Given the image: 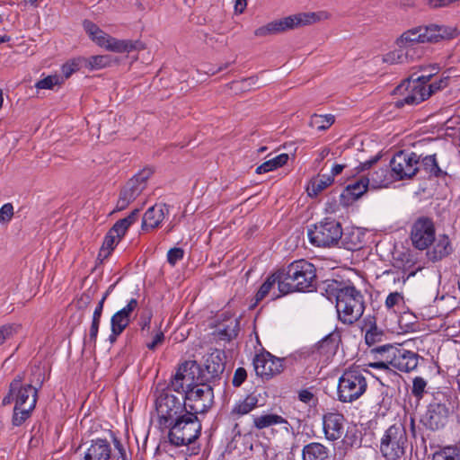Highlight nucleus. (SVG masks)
Returning a JSON list of instances; mask_svg holds the SVG:
<instances>
[{
  "label": "nucleus",
  "mask_w": 460,
  "mask_h": 460,
  "mask_svg": "<svg viewBox=\"0 0 460 460\" xmlns=\"http://www.w3.org/2000/svg\"><path fill=\"white\" fill-rule=\"evenodd\" d=\"M108 296V293H105L102 299L99 301L97 306L95 307L93 314L92 323L89 329L88 337H84V345L88 346L89 348H95L96 341L98 336L99 326L101 323V317L103 311V305Z\"/></svg>",
  "instance_id": "a878e982"
},
{
  "label": "nucleus",
  "mask_w": 460,
  "mask_h": 460,
  "mask_svg": "<svg viewBox=\"0 0 460 460\" xmlns=\"http://www.w3.org/2000/svg\"><path fill=\"white\" fill-rule=\"evenodd\" d=\"M112 58L110 55H96L87 58H84V66L90 70H99L110 66Z\"/></svg>",
  "instance_id": "58836bf2"
},
{
  "label": "nucleus",
  "mask_w": 460,
  "mask_h": 460,
  "mask_svg": "<svg viewBox=\"0 0 460 460\" xmlns=\"http://www.w3.org/2000/svg\"><path fill=\"white\" fill-rule=\"evenodd\" d=\"M405 301L402 293L391 292L385 298V306L388 312L398 313L404 306Z\"/></svg>",
  "instance_id": "ea45409f"
},
{
  "label": "nucleus",
  "mask_w": 460,
  "mask_h": 460,
  "mask_svg": "<svg viewBox=\"0 0 460 460\" xmlns=\"http://www.w3.org/2000/svg\"><path fill=\"white\" fill-rule=\"evenodd\" d=\"M225 352L220 349L212 350L205 363V367L209 374L213 376H218L225 370Z\"/></svg>",
  "instance_id": "c85d7f7f"
},
{
  "label": "nucleus",
  "mask_w": 460,
  "mask_h": 460,
  "mask_svg": "<svg viewBox=\"0 0 460 460\" xmlns=\"http://www.w3.org/2000/svg\"><path fill=\"white\" fill-rule=\"evenodd\" d=\"M396 348L392 345L379 346L372 349L376 361L371 362L368 366L372 368L388 371L392 369L394 360H392L394 352Z\"/></svg>",
  "instance_id": "4be33fe9"
},
{
  "label": "nucleus",
  "mask_w": 460,
  "mask_h": 460,
  "mask_svg": "<svg viewBox=\"0 0 460 460\" xmlns=\"http://www.w3.org/2000/svg\"><path fill=\"white\" fill-rule=\"evenodd\" d=\"M13 216V207L11 203H5L0 208V223H8Z\"/></svg>",
  "instance_id": "13d9d810"
},
{
  "label": "nucleus",
  "mask_w": 460,
  "mask_h": 460,
  "mask_svg": "<svg viewBox=\"0 0 460 460\" xmlns=\"http://www.w3.org/2000/svg\"><path fill=\"white\" fill-rule=\"evenodd\" d=\"M394 351L392 368L402 372H410L418 367L420 357L417 353L403 348H396Z\"/></svg>",
  "instance_id": "aec40b11"
},
{
  "label": "nucleus",
  "mask_w": 460,
  "mask_h": 460,
  "mask_svg": "<svg viewBox=\"0 0 460 460\" xmlns=\"http://www.w3.org/2000/svg\"><path fill=\"white\" fill-rule=\"evenodd\" d=\"M445 28L431 24L429 26H420L403 32L396 40L398 48H404L411 51V47L418 43L437 42L445 38Z\"/></svg>",
  "instance_id": "9d476101"
},
{
  "label": "nucleus",
  "mask_w": 460,
  "mask_h": 460,
  "mask_svg": "<svg viewBox=\"0 0 460 460\" xmlns=\"http://www.w3.org/2000/svg\"><path fill=\"white\" fill-rule=\"evenodd\" d=\"M449 416V409L445 403L432 402L429 405L424 416V424L431 430L443 428Z\"/></svg>",
  "instance_id": "f3484780"
},
{
  "label": "nucleus",
  "mask_w": 460,
  "mask_h": 460,
  "mask_svg": "<svg viewBox=\"0 0 460 460\" xmlns=\"http://www.w3.org/2000/svg\"><path fill=\"white\" fill-rule=\"evenodd\" d=\"M184 396H176L170 389H164L155 399V410L159 418V423L167 427L173 420L187 411Z\"/></svg>",
  "instance_id": "6e6552de"
},
{
  "label": "nucleus",
  "mask_w": 460,
  "mask_h": 460,
  "mask_svg": "<svg viewBox=\"0 0 460 460\" xmlns=\"http://www.w3.org/2000/svg\"><path fill=\"white\" fill-rule=\"evenodd\" d=\"M420 170L423 171L428 177L439 178L446 175V172L439 167L436 155L424 156L419 164Z\"/></svg>",
  "instance_id": "473e14b6"
},
{
  "label": "nucleus",
  "mask_w": 460,
  "mask_h": 460,
  "mask_svg": "<svg viewBox=\"0 0 460 460\" xmlns=\"http://www.w3.org/2000/svg\"><path fill=\"white\" fill-rule=\"evenodd\" d=\"M82 66H84V58H77L65 63L61 67V71L64 77L67 79Z\"/></svg>",
  "instance_id": "09e8293b"
},
{
  "label": "nucleus",
  "mask_w": 460,
  "mask_h": 460,
  "mask_svg": "<svg viewBox=\"0 0 460 460\" xmlns=\"http://www.w3.org/2000/svg\"><path fill=\"white\" fill-rule=\"evenodd\" d=\"M427 387V381L421 376H416L412 381L411 394L418 400L424 395Z\"/></svg>",
  "instance_id": "603ef678"
},
{
  "label": "nucleus",
  "mask_w": 460,
  "mask_h": 460,
  "mask_svg": "<svg viewBox=\"0 0 460 460\" xmlns=\"http://www.w3.org/2000/svg\"><path fill=\"white\" fill-rule=\"evenodd\" d=\"M325 18H327V14L324 12L300 13L287 16L283 19L272 21L264 26L259 27L254 31V35L256 37H267L269 35L306 26Z\"/></svg>",
  "instance_id": "39448f33"
},
{
  "label": "nucleus",
  "mask_w": 460,
  "mask_h": 460,
  "mask_svg": "<svg viewBox=\"0 0 460 460\" xmlns=\"http://www.w3.org/2000/svg\"><path fill=\"white\" fill-rule=\"evenodd\" d=\"M327 292L335 297L338 319L344 324H353L360 319L366 309L363 293L353 285L333 281Z\"/></svg>",
  "instance_id": "f257e3e1"
},
{
  "label": "nucleus",
  "mask_w": 460,
  "mask_h": 460,
  "mask_svg": "<svg viewBox=\"0 0 460 460\" xmlns=\"http://www.w3.org/2000/svg\"><path fill=\"white\" fill-rule=\"evenodd\" d=\"M168 213L169 207L166 204H156L149 208L144 214L142 229L152 230L158 227Z\"/></svg>",
  "instance_id": "5701e85b"
},
{
  "label": "nucleus",
  "mask_w": 460,
  "mask_h": 460,
  "mask_svg": "<svg viewBox=\"0 0 460 460\" xmlns=\"http://www.w3.org/2000/svg\"><path fill=\"white\" fill-rule=\"evenodd\" d=\"M103 49L116 53H129L134 50L144 49L145 46L139 40H118L110 36Z\"/></svg>",
  "instance_id": "bb28decb"
},
{
  "label": "nucleus",
  "mask_w": 460,
  "mask_h": 460,
  "mask_svg": "<svg viewBox=\"0 0 460 460\" xmlns=\"http://www.w3.org/2000/svg\"><path fill=\"white\" fill-rule=\"evenodd\" d=\"M83 27L89 38L100 48H104L111 35L104 32L97 24L90 20L83 22Z\"/></svg>",
  "instance_id": "2f4dec72"
},
{
  "label": "nucleus",
  "mask_w": 460,
  "mask_h": 460,
  "mask_svg": "<svg viewBox=\"0 0 460 460\" xmlns=\"http://www.w3.org/2000/svg\"><path fill=\"white\" fill-rule=\"evenodd\" d=\"M384 333L376 325L371 326L365 333V341L368 346L381 341Z\"/></svg>",
  "instance_id": "864d4df0"
},
{
  "label": "nucleus",
  "mask_w": 460,
  "mask_h": 460,
  "mask_svg": "<svg viewBox=\"0 0 460 460\" xmlns=\"http://www.w3.org/2000/svg\"><path fill=\"white\" fill-rule=\"evenodd\" d=\"M367 389L364 370L349 367L340 376L337 386V398L340 402H353L360 398Z\"/></svg>",
  "instance_id": "423d86ee"
},
{
  "label": "nucleus",
  "mask_w": 460,
  "mask_h": 460,
  "mask_svg": "<svg viewBox=\"0 0 460 460\" xmlns=\"http://www.w3.org/2000/svg\"><path fill=\"white\" fill-rule=\"evenodd\" d=\"M151 174V169H144L127 182L120 193L131 201L135 200L146 188V181Z\"/></svg>",
  "instance_id": "412c9836"
},
{
  "label": "nucleus",
  "mask_w": 460,
  "mask_h": 460,
  "mask_svg": "<svg viewBox=\"0 0 460 460\" xmlns=\"http://www.w3.org/2000/svg\"><path fill=\"white\" fill-rule=\"evenodd\" d=\"M139 210H133L128 217L120 219L129 228V226L137 220Z\"/></svg>",
  "instance_id": "774afa93"
},
{
  "label": "nucleus",
  "mask_w": 460,
  "mask_h": 460,
  "mask_svg": "<svg viewBox=\"0 0 460 460\" xmlns=\"http://www.w3.org/2000/svg\"><path fill=\"white\" fill-rule=\"evenodd\" d=\"M279 293L311 292L316 287V268L306 260H297L279 270Z\"/></svg>",
  "instance_id": "f03ea898"
},
{
  "label": "nucleus",
  "mask_w": 460,
  "mask_h": 460,
  "mask_svg": "<svg viewBox=\"0 0 460 460\" xmlns=\"http://www.w3.org/2000/svg\"><path fill=\"white\" fill-rule=\"evenodd\" d=\"M32 411V402H30V406L27 407L14 406L12 418L13 425L16 427L22 425L31 417Z\"/></svg>",
  "instance_id": "c03bdc74"
},
{
  "label": "nucleus",
  "mask_w": 460,
  "mask_h": 460,
  "mask_svg": "<svg viewBox=\"0 0 460 460\" xmlns=\"http://www.w3.org/2000/svg\"><path fill=\"white\" fill-rule=\"evenodd\" d=\"M22 376L18 375L10 383L9 394L4 398L3 402L5 404L14 401V406L19 407H27L30 406V402H32L34 410L37 403L38 389L31 384L22 385Z\"/></svg>",
  "instance_id": "4468645a"
},
{
  "label": "nucleus",
  "mask_w": 460,
  "mask_h": 460,
  "mask_svg": "<svg viewBox=\"0 0 460 460\" xmlns=\"http://www.w3.org/2000/svg\"><path fill=\"white\" fill-rule=\"evenodd\" d=\"M218 335L219 338L223 341H231L234 337L236 336V332L234 330L228 332L227 329H224L219 331Z\"/></svg>",
  "instance_id": "338daca9"
},
{
  "label": "nucleus",
  "mask_w": 460,
  "mask_h": 460,
  "mask_svg": "<svg viewBox=\"0 0 460 460\" xmlns=\"http://www.w3.org/2000/svg\"><path fill=\"white\" fill-rule=\"evenodd\" d=\"M288 161V154H280L259 165L255 172L258 174L266 173L285 165Z\"/></svg>",
  "instance_id": "c9c22d12"
},
{
  "label": "nucleus",
  "mask_w": 460,
  "mask_h": 460,
  "mask_svg": "<svg viewBox=\"0 0 460 460\" xmlns=\"http://www.w3.org/2000/svg\"><path fill=\"white\" fill-rule=\"evenodd\" d=\"M408 442L404 426L395 423L390 426L380 439L379 449L386 460H399L405 454Z\"/></svg>",
  "instance_id": "0eeeda50"
},
{
  "label": "nucleus",
  "mask_w": 460,
  "mask_h": 460,
  "mask_svg": "<svg viewBox=\"0 0 460 460\" xmlns=\"http://www.w3.org/2000/svg\"><path fill=\"white\" fill-rule=\"evenodd\" d=\"M15 332L13 325L4 324L0 326V346L10 339Z\"/></svg>",
  "instance_id": "052dcab7"
},
{
  "label": "nucleus",
  "mask_w": 460,
  "mask_h": 460,
  "mask_svg": "<svg viewBox=\"0 0 460 460\" xmlns=\"http://www.w3.org/2000/svg\"><path fill=\"white\" fill-rule=\"evenodd\" d=\"M284 360V358H277L268 351H263L255 355L252 364L256 375L269 380L283 372Z\"/></svg>",
  "instance_id": "dca6fc26"
},
{
  "label": "nucleus",
  "mask_w": 460,
  "mask_h": 460,
  "mask_svg": "<svg viewBox=\"0 0 460 460\" xmlns=\"http://www.w3.org/2000/svg\"><path fill=\"white\" fill-rule=\"evenodd\" d=\"M410 57H411V55L409 49L399 48L398 49L386 53L383 58V61L390 65L402 64L407 62Z\"/></svg>",
  "instance_id": "79ce46f5"
},
{
  "label": "nucleus",
  "mask_w": 460,
  "mask_h": 460,
  "mask_svg": "<svg viewBox=\"0 0 460 460\" xmlns=\"http://www.w3.org/2000/svg\"><path fill=\"white\" fill-rule=\"evenodd\" d=\"M131 202L132 201L120 193L116 206L117 210L119 211L125 209Z\"/></svg>",
  "instance_id": "69168bd1"
},
{
  "label": "nucleus",
  "mask_w": 460,
  "mask_h": 460,
  "mask_svg": "<svg viewBox=\"0 0 460 460\" xmlns=\"http://www.w3.org/2000/svg\"><path fill=\"white\" fill-rule=\"evenodd\" d=\"M128 227L120 219L118 220L113 226L109 230V233L112 234L119 241L125 235Z\"/></svg>",
  "instance_id": "5fc2aeb1"
},
{
  "label": "nucleus",
  "mask_w": 460,
  "mask_h": 460,
  "mask_svg": "<svg viewBox=\"0 0 460 460\" xmlns=\"http://www.w3.org/2000/svg\"><path fill=\"white\" fill-rule=\"evenodd\" d=\"M298 399L302 402L308 404L309 406H314L317 399L314 394L308 389H303L298 392Z\"/></svg>",
  "instance_id": "4d7b16f0"
},
{
  "label": "nucleus",
  "mask_w": 460,
  "mask_h": 460,
  "mask_svg": "<svg viewBox=\"0 0 460 460\" xmlns=\"http://www.w3.org/2000/svg\"><path fill=\"white\" fill-rule=\"evenodd\" d=\"M166 428H169L171 444L181 447L193 443L199 437L202 426L196 415L186 411Z\"/></svg>",
  "instance_id": "20e7f679"
},
{
  "label": "nucleus",
  "mask_w": 460,
  "mask_h": 460,
  "mask_svg": "<svg viewBox=\"0 0 460 460\" xmlns=\"http://www.w3.org/2000/svg\"><path fill=\"white\" fill-rule=\"evenodd\" d=\"M432 244V248L427 252V257L433 262L441 261L453 251L450 240L446 234L438 235Z\"/></svg>",
  "instance_id": "cd10ccee"
},
{
  "label": "nucleus",
  "mask_w": 460,
  "mask_h": 460,
  "mask_svg": "<svg viewBox=\"0 0 460 460\" xmlns=\"http://www.w3.org/2000/svg\"><path fill=\"white\" fill-rule=\"evenodd\" d=\"M258 82L257 77L243 78L239 81H234L230 84V88L235 93H243L250 91Z\"/></svg>",
  "instance_id": "49530a36"
},
{
  "label": "nucleus",
  "mask_w": 460,
  "mask_h": 460,
  "mask_svg": "<svg viewBox=\"0 0 460 460\" xmlns=\"http://www.w3.org/2000/svg\"><path fill=\"white\" fill-rule=\"evenodd\" d=\"M280 280L279 270L269 276L256 293V301L259 302L264 299L268 295H270L271 290V299H276L284 296L283 294L279 293Z\"/></svg>",
  "instance_id": "393cba45"
},
{
  "label": "nucleus",
  "mask_w": 460,
  "mask_h": 460,
  "mask_svg": "<svg viewBox=\"0 0 460 460\" xmlns=\"http://www.w3.org/2000/svg\"><path fill=\"white\" fill-rule=\"evenodd\" d=\"M341 342V331L335 329L321 341L320 348L324 349L327 353L335 354Z\"/></svg>",
  "instance_id": "4c0bfd02"
},
{
  "label": "nucleus",
  "mask_w": 460,
  "mask_h": 460,
  "mask_svg": "<svg viewBox=\"0 0 460 460\" xmlns=\"http://www.w3.org/2000/svg\"><path fill=\"white\" fill-rule=\"evenodd\" d=\"M252 423L256 429L261 430L275 425L288 424V420L275 413L252 415Z\"/></svg>",
  "instance_id": "c756f323"
},
{
  "label": "nucleus",
  "mask_w": 460,
  "mask_h": 460,
  "mask_svg": "<svg viewBox=\"0 0 460 460\" xmlns=\"http://www.w3.org/2000/svg\"><path fill=\"white\" fill-rule=\"evenodd\" d=\"M164 341V334L163 332H158L155 333V335L153 337L152 341L148 342L146 344V347L150 350H155L159 345H161Z\"/></svg>",
  "instance_id": "e2e57ef3"
},
{
  "label": "nucleus",
  "mask_w": 460,
  "mask_h": 460,
  "mask_svg": "<svg viewBox=\"0 0 460 460\" xmlns=\"http://www.w3.org/2000/svg\"><path fill=\"white\" fill-rule=\"evenodd\" d=\"M387 172L386 168H379L371 173L369 180L372 181L374 188L384 187L389 184L390 181L387 178Z\"/></svg>",
  "instance_id": "de8ad7c7"
},
{
  "label": "nucleus",
  "mask_w": 460,
  "mask_h": 460,
  "mask_svg": "<svg viewBox=\"0 0 460 460\" xmlns=\"http://www.w3.org/2000/svg\"><path fill=\"white\" fill-rule=\"evenodd\" d=\"M420 156L413 152H397L390 161L392 176L396 180L412 178L420 170Z\"/></svg>",
  "instance_id": "ddd939ff"
},
{
  "label": "nucleus",
  "mask_w": 460,
  "mask_h": 460,
  "mask_svg": "<svg viewBox=\"0 0 460 460\" xmlns=\"http://www.w3.org/2000/svg\"><path fill=\"white\" fill-rule=\"evenodd\" d=\"M247 372L243 367H238L234 374L232 380L233 385L239 387L246 379Z\"/></svg>",
  "instance_id": "680f3d73"
},
{
  "label": "nucleus",
  "mask_w": 460,
  "mask_h": 460,
  "mask_svg": "<svg viewBox=\"0 0 460 460\" xmlns=\"http://www.w3.org/2000/svg\"><path fill=\"white\" fill-rule=\"evenodd\" d=\"M437 66H432V71L428 75H421L417 77L411 75L407 79L408 93L402 99L396 102L397 107L404 105H417L425 101L434 93L438 90L444 89L448 84V78H440L438 82L428 83L430 81L432 75L438 71Z\"/></svg>",
  "instance_id": "7ed1b4c3"
},
{
  "label": "nucleus",
  "mask_w": 460,
  "mask_h": 460,
  "mask_svg": "<svg viewBox=\"0 0 460 460\" xmlns=\"http://www.w3.org/2000/svg\"><path fill=\"white\" fill-rule=\"evenodd\" d=\"M362 234L358 231H351L345 234L343 245L347 250L357 251L362 248Z\"/></svg>",
  "instance_id": "a18cd8bd"
},
{
  "label": "nucleus",
  "mask_w": 460,
  "mask_h": 460,
  "mask_svg": "<svg viewBox=\"0 0 460 460\" xmlns=\"http://www.w3.org/2000/svg\"><path fill=\"white\" fill-rule=\"evenodd\" d=\"M152 314L147 313L146 314H142L139 320V325L142 330L149 329L151 323Z\"/></svg>",
  "instance_id": "0e129e2a"
},
{
  "label": "nucleus",
  "mask_w": 460,
  "mask_h": 460,
  "mask_svg": "<svg viewBox=\"0 0 460 460\" xmlns=\"http://www.w3.org/2000/svg\"><path fill=\"white\" fill-rule=\"evenodd\" d=\"M130 320L122 315L119 312H116L111 319V341H115L129 324Z\"/></svg>",
  "instance_id": "f704fd0d"
},
{
  "label": "nucleus",
  "mask_w": 460,
  "mask_h": 460,
  "mask_svg": "<svg viewBox=\"0 0 460 460\" xmlns=\"http://www.w3.org/2000/svg\"><path fill=\"white\" fill-rule=\"evenodd\" d=\"M302 457L303 460H328L329 451L323 445L312 442L304 447Z\"/></svg>",
  "instance_id": "7c9ffc66"
},
{
  "label": "nucleus",
  "mask_w": 460,
  "mask_h": 460,
  "mask_svg": "<svg viewBox=\"0 0 460 460\" xmlns=\"http://www.w3.org/2000/svg\"><path fill=\"white\" fill-rule=\"evenodd\" d=\"M343 234L340 222L324 218L308 229V238L317 247H332L339 243Z\"/></svg>",
  "instance_id": "1a4fd4ad"
},
{
  "label": "nucleus",
  "mask_w": 460,
  "mask_h": 460,
  "mask_svg": "<svg viewBox=\"0 0 460 460\" xmlns=\"http://www.w3.org/2000/svg\"><path fill=\"white\" fill-rule=\"evenodd\" d=\"M199 369V366L194 361H185L179 366L165 389L176 392L181 396H186L187 390L199 385L196 377Z\"/></svg>",
  "instance_id": "9b49d317"
},
{
  "label": "nucleus",
  "mask_w": 460,
  "mask_h": 460,
  "mask_svg": "<svg viewBox=\"0 0 460 460\" xmlns=\"http://www.w3.org/2000/svg\"><path fill=\"white\" fill-rule=\"evenodd\" d=\"M258 406L259 397L254 394H250L243 399H241L234 402L229 413V418L235 422L234 430H236L237 434L241 433V431L238 429L239 425L237 423V420H239L243 416L249 414Z\"/></svg>",
  "instance_id": "a211bd4d"
},
{
  "label": "nucleus",
  "mask_w": 460,
  "mask_h": 460,
  "mask_svg": "<svg viewBox=\"0 0 460 460\" xmlns=\"http://www.w3.org/2000/svg\"><path fill=\"white\" fill-rule=\"evenodd\" d=\"M187 411L194 415L206 412L213 404L214 393L212 387L200 383L190 390H187L184 396Z\"/></svg>",
  "instance_id": "f8f14e48"
},
{
  "label": "nucleus",
  "mask_w": 460,
  "mask_h": 460,
  "mask_svg": "<svg viewBox=\"0 0 460 460\" xmlns=\"http://www.w3.org/2000/svg\"><path fill=\"white\" fill-rule=\"evenodd\" d=\"M333 181L332 176L327 174L318 175L310 181L306 188L307 193L310 197H316L332 184Z\"/></svg>",
  "instance_id": "72a5a7b5"
},
{
  "label": "nucleus",
  "mask_w": 460,
  "mask_h": 460,
  "mask_svg": "<svg viewBox=\"0 0 460 460\" xmlns=\"http://www.w3.org/2000/svg\"><path fill=\"white\" fill-rule=\"evenodd\" d=\"M344 420V416L338 412H329L323 415V431L328 440L335 441L342 437Z\"/></svg>",
  "instance_id": "6ab92c4d"
},
{
  "label": "nucleus",
  "mask_w": 460,
  "mask_h": 460,
  "mask_svg": "<svg viewBox=\"0 0 460 460\" xmlns=\"http://www.w3.org/2000/svg\"><path fill=\"white\" fill-rule=\"evenodd\" d=\"M369 183V178L361 176L360 178L357 179L354 182L349 184L346 187L345 191L348 196H350L353 199H357L360 198L367 190Z\"/></svg>",
  "instance_id": "e433bc0d"
},
{
  "label": "nucleus",
  "mask_w": 460,
  "mask_h": 460,
  "mask_svg": "<svg viewBox=\"0 0 460 460\" xmlns=\"http://www.w3.org/2000/svg\"><path fill=\"white\" fill-rule=\"evenodd\" d=\"M137 306H138V301L136 298H131L128 302V304L123 308L119 310L118 312H119L122 315L126 316L127 318H128L130 320L132 314L137 308Z\"/></svg>",
  "instance_id": "bf43d9fd"
},
{
  "label": "nucleus",
  "mask_w": 460,
  "mask_h": 460,
  "mask_svg": "<svg viewBox=\"0 0 460 460\" xmlns=\"http://www.w3.org/2000/svg\"><path fill=\"white\" fill-rule=\"evenodd\" d=\"M334 116L332 114H314L310 118L309 125L312 128L323 131L329 128L334 123Z\"/></svg>",
  "instance_id": "a19ab883"
},
{
  "label": "nucleus",
  "mask_w": 460,
  "mask_h": 460,
  "mask_svg": "<svg viewBox=\"0 0 460 460\" xmlns=\"http://www.w3.org/2000/svg\"><path fill=\"white\" fill-rule=\"evenodd\" d=\"M64 79L58 75H50L39 80L35 84L37 89H53L54 86L63 84Z\"/></svg>",
  "instance_id": "3c124183"
},
{
  "label": "nucleus",
  "mask_w": 460,
  "mask_h": 460,
  "mask_svg": "<svg viewBox=\"0 0 460 460\" xmlns=\"http://www.w3.org/2000/svg\"><path fill=\"white\" fill-rule=\"evenodd\" d=\"M436 228L432 218L420 217L411 228V241L412 245L420 251L427 250L435 242Z\"/></svg>",
  "instance_id": "2eb2a0df"
},
{
  "label": "nucleus",
  "mask_w": 460,
  "mask_h": 460,
  "mask_svg": "<svg viewBox=\"0 0 460 460\" xmlns=\"http://www.w3.org/2000/svg\"><path fill=\"white\" fill-rule=\"evenodd\" d=\"M119 242V241L117 238H115L108 232L104 237L99 255L102 256L103 258H107L114 250Z\"/></svg>",
  "instance_id": "8fccbe9b"
},
{
  "label": "nucleus",
  "mask_w": 460,
  "mask_h": 460,
  "mask_svg": "<svg viewBox=\"0 0 460 460\" xmlns=\"http://www.w3.org/2000/svg\"><path fill=\"white\" fill-rule=\"evenodd\" d=\"M184 251L181 248H172L167 252V261L174 266L179 261L183 258Z\"/></svg>",
  "instance_id": "6e6d98bb"
},
{
  "label": "nucleus",
  "mask_w": 460,
  "mask_h": 460,
  "mask_svg": "<svg viewBox=\"0 0 460 460\" xmlns=\"http://www.w3.org/2000/svg\"><path fill=\"white\" fill-rule=\"evenodd\" d=\"M431 460H460V447L456 446L444 447L433 453Z\"/></svg>",
  "instance_id": "37998d69"
},
{
  "label": "nucleus",
  "mask_w": 460,
  "mask_h": 460,
  "mask_svg": "<svg viewBox=\"0 0 460 460\" xmlns=\"http://www.w3.org/2000/svg\"><path fill=\"white\" fill-rule=\"evenodd\" d=\"M111 447L107 439L93 440L86 449L83 460H111Z\"/></svg>",
  "instance_id": "b1692460"
}]
</instances>
